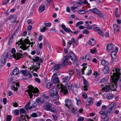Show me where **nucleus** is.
I'll list each match as a JSON object with an SVG mask.
<instances>
[{
  "mask_svg": "<svg viewBox=\"0 0 121 121\" xmlns=\"http://www.w3.org/2000/svg\"><path fill=\"white\" fill-rule=\"evenodd\" d=\"M87 12L86 11L84 10H80L78 11L79 13L80 14H83L86 13Z\"/></svg>",
  "mask_w": 121,
  "mask_h": 121,
  "instance_id": "42",
  "label": "nucleus"
},
{
  "mask_svg": "<svg viewBox=\"0 0 121 121\" xmlns=\"http://www.w3.org/2000/svg\"><path fill=\"white\" fill-rule=\"evenodd\" d=\"M83 23V22L80 21L78 22L75 24V27H78L80 25H82Z\"/></svg>",
  "mask_w": 121,
  "mask_h": 121,
  "instance_id": "38",
  "label": "nucleus"
},
{
  "mask_svg": "<svg viewBox=\"0 0 121 121\" xmlns=\"http://www.w3.org/2000/svg\"><path fill=\"white\" fill-rule=\"evenodd\" d=\"M116 54L117 53H115L114 51H113L112 52L111 56L112 58L114 59L116 58Z\"/></svg>",
  "mask_w": 121,
  "mask_h": 121,
  "instance_id": "30",
  "label": "nucleus"
},
{
  "mask_svg": "<svg viewBox=\"0 0 121 121\" xmlns=\"http://www.w3.org/2000/svg\"><path fill=\"white\" fill-rule=\"evenodd\" d=\"M7 58L8 56L7 55H5L4 54L3 55V57L1 60V63L3 64H5L7 61Z\"/></svg>",
  "mask_w": 121,
  "mask_h": 121,
  "instance_id": "17",
  "label": "nucleus"
},
{
  "mask_svg": "<svg viewBox=\"0 0 121 121\" xmlns=\"http://www.w3.org/2000/svg\"><path fill=\"white\" fill-rule=\"evenodd\" d=\"M30 102H29L26 104L25 106L26 108V109H29L30 110L32 108H34L35 107H36L37 105V103L36 102H35L33 103L32 105H31L30 107H29V106L30 105Z\"/></svg>",
  "mask_w": 121,
  "mask_h": 121,
  "instance_id": "7",
  "label": "nucleus"
},
{
  "mask_svg": "<svg viewBox=\"0 0 121 121\" xmlns=\"http://www.w3.org/2000/svg\"><path fill=\"white\" fill-rule=\"evenodd\" d=\"M71 40L72 42L74 43H76L78 41L77 39L73 38H72L71 39Z\"/></svg>",
  "mask_w": 121,
  "mask_h": 121,
  "instance_id": "46",
  "label": "nucleus"
},
{
  "mask_svg": "<svg viewBox=\"0 0 121 121\" xmlns=\"http://www.w3.org/2000/svg\"><path fill=\"white\" fill-rule=\"evenodd\" d=\"M19 85L17 83L13 82L12 83L11 87V89L12 90L17 91V87L19 86Z\"/></svg>",
  "mask_w": 121,
  "mask_h": 121,
  "instance_id": "8",
  "label": "nucleus"
},
{
  "mask_svg": "<svg viewBox=\"0 0 121 121\" xmlns=\"http://www.w3.org/2000/svg\"><path fill=\"white\" fill-rule=\"evenodd\" d=\"M101 117L104 119V121H108L109 119V117L108 115V114L106 115H105Z\"/></svg>",
  "mask_w": 121,
  "mask_h": 121,
  "instance_id": "33",
  "label": "nucleus"
},
{
  "mask_svg": "<svg viewBox=\"0 0 121 121\" xmlns=\"http://www.w3.org/2000/svg\"><path fill=\"white\" fill-rule=\"evenodd\" d=\"M86 28L88 30H91L92 28V27L89 25H87Z\"/></svg>",
  "mask_w": 121,
  "mask_h": 121,
  "instance_id": "55",
  "label": "nucleus"
},
{
  "mask_svg": "<svg viewBox=\"0 0 121 121\" xmlns=\"http://www.w3.org/2000/svg\"><path fill=\"white\" fill-rule=\"evenodd\" d=\"M35 42L30 43V40L26 39H25L23 41L22 39H21L20 41H18L16 43V44H17L18 45L21 44L22 46L20 49L24 50H25L28 48L30 47V45L31 44L33 45L35 44Z\"/></svg>",
  "mask_w": 121,
  "mask_h": 121,
  "instance_id": "2",
  "label": "nucleus"
},
{
  "mask_svg": "<svg viewBox=\"0 0 121 121\" xmlns=\"http://www.w3.org/2000/svg\"><path fill=\"white\" fill-rule=\"evenodd\" d=\"M59 88L61 89V92L64 94H66L68 93L67 89L70 90L71 88V85L69 82L67 83L64 86L62 84L59 85L58 86Z\"/></svg>",
  "mask_w": 121,
  "mask_h": 121,
  "instance_id": "4",
  "label": "nucleus"
},
{
  "mask_svg": "<svg viewBox=\"0 0 121 121\" xmlns=\"http://www.w3.org/2000/svg\"><path fill=\"white\" fill-rule=\"evenodd\" d=\"M9 1L10 0H5V1L3 3V5H6Z\"/></svg>",
  "mask_w": 121,
  "mask_h": 121,
  "instance_id": "59",
  "label": "nucleus"
},
{
  "mask_svg": "<svg viewBox=\"0 0 121 121\" xmlns=\"http://www.w3.org/2000/svg\"><path fill=\"white\" fill-rule=\"evenodd\" d=\"M90 11L93 13L97 14L99 11L96 8H94L90 10Z\"/></svg>",
  "mask_w": 121,
  "mask_h": 121,
  "instance_id": "25",
  "label": "nucleus"
},
{
  "mask_svg": "<svg viewBox=\"0 0 121 121\" xmlns=\"http://www.w3.org/2000/svg\"><path fill=\"white\" fill-rule=\"evenodd\" d=\"M77 8V6H75V5H74L73 6L71 7L70 8L71 10H73L76 9Z\"/></svg>",
  "mask_w": 121,
  "mask_h": 121,
  "instance_id": "58",
  "label": "nucleus"
},
{
  "mask_svg": "<svg viewBox=\"0 0 121 121\" xmlns=\"http://www.w3.org/2000/svg\"><path fill=\"white\" fill-rule=\"evenodd\" d=\"M19 73L18 69H15L13 71V73L14 75H18Z\"/></svg>",
  "mask_w": 121,
  "mask_h": 121,
  "instance_id": "27",
  "label": "nucleus"
},
{
  "mask_svg": "<svg viewBox=\"0 0 121 121\" xmlns=\"http://www.w3.org/2000/svg\"><path fill=\"white\" fill-rule=\"evenodd\" d=\"M56 74L54 73L52 76V79L53 82L56 84L59 82V78L57 77H54V76Z\"/></svg>",
  "mask_w": 121,
  "mask_h": 121,
  "instance_id": "14",
  "label": "nucleus"
},
{
  "mask_svg": "<svg viewBox=\"0 0 121 121\" xmlns=\"http://www.w3.org/2000/svg\"><path fill=\"white\" fill-rule=\"evenodd\" d=\"M53 84L52 82H48L47 85V87L48 88H50L52 86Z\"/></svg>",
  "mask_w": 121,
  "mask_h": 121,
  "instance_id": "36",
  "label": "nucleus"
},
{
  "mask_svg": "<svg viewBox=\"0 0 121 121\" xmlns=\"http://www.w3.org/2000/svg\"><path fill=\"white\" fill-rule=\"evenodd\" d=\"M13 35H12L11 36L9 40V42L8 43L9 45H11L12 44V40L13 39Z\"/></svg>",
  "mask_w": 121,
  "mask_h": 121,
  "instance_id": "35",
  "label": "nucleus"
},
{
  "mask_svg": "<svg viewBox=\"0 0 121 121\" xmlns=\"http://www.w3.org/2000/svg\"><path fill=\"white\" fill-rule=\"evenodd\" d=\"M58 90L55 87H53L50 91V94L51 96H53L57 93Z\"/></svg>",
  "mask_w": 121,
  "mask_h": 121,
  "instance_id": "9",
  "label": "nucleus"
},
{
  "mask_svg": "<svg viewBox=\"0 0 121 121\" xmlns=\"http://www.w3.org/2000/svg\"><path fill=\"white\" fill-rule=\"evenodd\" d=\"M43 43H40L39 44V48L41 49L42 48Z\"/></svg>",
  "mask_w": 121,
  "mask_h": 121,
  "instance_id": "63",
  "label": "nucleus"
},
{
  "mask_svg": "<svg viewBox=\"0 0 121 121\" xmlns=\"http://www.w3.org/2000/svg\"><path fill=\"white\" fill-rule=\"evenodd\" d=\"M21 72L24 75L26 74V72L25 70H21Z\"/></svg>",
  "mask_w": 121,
  "mask_h": 121,
  "instance_id": "61",
  "label": "nucleus"
},
{
  "mask_svg": "<svg viewBox=\"0 0 121 121\" xmlns=\"http://www.w3.org/2000/svg\"><path fill=\"white\" fill-rule=\"evenodd\" d=\"M60 65H56L53 68L54 70H56L59 69L60 68Z\"/></svg>",
  "mask_w": 121,
  "mask_h": 121,
  "instance_id": "40",
  "label": "nucleus"
},
{
  "mask_svg": "<svg viewBox=\"0 0 121 121\" xmlns=\"http://www.w3.org/2000/svg\"><path fill=\"white\" fill-rule=\"evenodd\" d=\"M114 46L112 44H110L106 46L107 49L106 50V51L108 52H109V50L113 49L114 48Z\"/></svg>",
  "mask_w": 121,
  "mask_h": 121,
  "instance_id": "18",
  "label": "nucleus"
},
{
  "mask_svg": "<svg viewBox=\"0 0 121 121\" xmlns=\"http://www.w3.org/2000/svg\"><path fill=\"white\" fill-rule=\"evenodd\" d=\"M13 57L17 60H18L23 57V55L19 53H17L15 54H12Z\"/></svg>",
  "mask_w": 121,
  "mask_h": 121,
  "instance_id": "13",
  "label": "nucleus"
},
{
  "mask_svg": "<svg viewBox=\"0 0 121 121\" xmlns=\"http://www.w3.org/2000/svg\"><path fill=\"white\" fill-rule=\"evenodd\" d=\"M115 14L116 16L117 17H120V16L119 15V12L118 9L117 8H116Z\"/></svg>",
  "mask_w": 121,
  "mask_h": 121,
  "instance_id": "32",
  "label": "nucleus"
},
{
  "mask_svg": "<svg viewBox=\"0 0 121 121\" xmlns=\"http://www.w3.org/2000/svg\"><path fill=\"white\" fill-rule=\"evenodd\" d=\"M64 30L66 32H70L71 33H73V32L71 31L70 29H68L67 28L65 27L63 28Z\"/></svg>",
  "mask_w": 121,
  "mask_h": 121,
  "instance_id": "44",
  "label": "nucleus"
},
{
  "mask_svg": "<svg viewBox=\"0 0 121 121\" xmlns=\"http://www.w3.org/2000/svg\"><path fill=\"white\" fill-rule=\"evenodd\" d=\"M106 97L108 99H111L113 98V96L111 94H108L106 95Z\"/></svg>",
  "mask_w": 121,
  "mask_h": 121,
  "instance_id": "24",
  "label": "nucleus"
},
{
  "mask_svg": "<svg viewBox=\"0 0 121 121\" xmlns=\"http://www.w3.org/2000/svg\"><path fill=\"white\" fill-rule=\"evenodd\" d=\"M108 80V77L106 76L102 79L101 81L102 82H106Z\"/></svg>",
  "mask_w": 121,
  "mask_h": 121,
  "instance_id": "37",
  "label": "nucleus"
},
{
  "mask_svg": "<svg viewBox=\"0 0 121 121\" xmlns=\"http://www.w3.org/2000/svg\"><path fill=\"white\" fill-rule=\"evenodd\" d=\"M29 89L28 90H26V91L28 92V94L30 96V98L31 99L33 96L32 93L35 96H38V93L39 92V89L36 87L34 88L32 86H28Z\"/></svg>",
  "mask_w": 121,
  "mask_h": 121,
  "instance_id": "3",
  "label": "nucleus"
},
{
  "mask_svg": "<svg viewBox=\"0 0 121 121\" xmlns=\"http://www.w3.org/2000/svg\"><path fill=\"white\" fill-rule=\"evenodd\" d=\"M102 110L100 111L99 112V113L101 115V117H103V116H104L105 115H106L107 114H108L107 113L105 112L104 111H103Z\"/></svg>",
  "mask_w": 121,
  "mask_h": 121,
  "instance_id": "29",
  "label": "nucleus"
},
{
  "mask_svg": "<svg viewBox=\"0 0 121 121\" xmlns=\"http://www.w3.org/2000/svg\"><path fill=\"white\" fill-rule=\"evenodd\" d=\"M77 109L74 108H73L71 110V111L73 113L75 114Z\"/></svg>",
  "mask_w": 121,
  "mask_h": 121,
  "instance_id": "54",
  "label": "nucleus"
},
{
  "mask_svg": "<svg viewBox=\"0 0 121 121\" xmlns=\"http://www.w3.org/2000/svg\"><path fill=\"white\" fill-rule=\"evenodd\" d=\"M65 105L66 107L69 109H70V107L72 105V102L71 101L68 99H67L65 101Z\"/></svg>",
  "mask_w": 121,
  "mask_h": 121,
  "instance_id": "16",
  "label": "nucleus"
},
{
  "mask_svg": "<svg viewBox=\"0 0 121 121\" xmlns=\"http://www.w3.org/2000/svg\"><path fill=\"white\" fill-rule=\"evenodd\" d=\"M69 56L71 60L75 62L77 61V59L75 55L72 52H70L69 53Z\"/></svg>",
  "mask_w": 121,
  "mask_h": 121,
  "instance_id": "10",
  "label": "nucleus"
},
{
  "mask_svg": "<svg viewBox=\"0 0 121 121\" xmlns=\"http://www.w3.org/2000/svg\"><path fill=\"white\" fill-rule=\"evenodd\" d=\"M19 111L18 109H16L14 111V113L15 115H18L19 114Z\"/></svg>",
  "mask_w": 121,
  "mask_h": 121,
  "instance_id": "52",
  "label": "nucleus"
},
{
  "mask_svg": "<svg viewBox=\"0 0 121 121\" xmlns=\"http://www.w3.org/2000/svg\"><path fill=\"white\" fill-rule=\"evenodd\" d=\"M82 96L83 98L86 99L87 97V96L86 93H84L82 94Z\"/></svg>",
  "mask_w": 121,
  "mask_h": 121,
  "instance_id": "51",
  "label": "nucleus"
},
{
  "mask_svg": "<svg viewBox=\"0 0 121 121\" xmlns=\"http://www.w3.org/2000/svg\"><path fill=\"white\" fill-rule=\"evenodd\" d=\"M98 13L97 14L99 17H102L103 16V15L101 13V12L100 11H99Z\"/></svg>",
  "mask_w": 121,
  "mask_h": 121,
  "instance_id": "43",
  "label": "nucleus"
},
{
  "mask_svg": "<svg viewBox=\"0 0 121 121\" xmlns=\"http://www.w3.org/2000/svg\"><path fill=\"white\" fill-rule=\"evenodd\" d=\"M53 96V98L54 100L58 99L59 98V95L57 94V93L56 94L55 96Z\"/></svg>",
  "mask_w": 121,
  "mask_h": 121,
  "instance_id": "41",
  "label": "nucleus"
},
{
  "mask_svg": "<svg viewBox=\"0 0 121 121\" xmlns=\"http://www.w3.org/2000/svg\"><path fill=\"white\" fill-rule=\"evenodd\" d=\"M52 104L49 102H47L43 106V109L47 111H50L52 112H56V111L54 108H52Z\"/></svg>",
  "mask_w": 121,
  "mask_h": 121,
  "instance_id": "5",
  "label": "nucleus"
},
{
  "mask_svg": "<svg viewBox=\"0 0 121 121\" xmlns=\"http://www.w3.org/2000/svg\"><path fill=\"white\" fill-rule=\"evenodd\" d=\"M100 29H101V27H96L93 28V30L94 31H97L98 32V31H100Z\"/></svg>",
  "mask_w": 121,
  "mask_h": 121,
  "instance_id": "39",
  "label": "nucleus"
},
{
  "mask_svg": "<svg viewBox=\"0 0 121 121\" xmlns=\"http://www.w3.org/2000/svg\"><path fill=\"white\" fill-rule=\"evenodd\" d=\"M94 102V101L93 100L92 97H89L88 98L86 101V105L87 106L91 105Z\"/></svg>",
  "mask_w": 121,
  "mask_h": 121,
  "instance_id": "12",
  "label": "nucleus"
},
{
  "mask_svg": "<svg viewBox=\"0 0 121 121\" xmlns=\"http://www.w3.org/2000/svg\"><path fill=\"white\" fill-rule=\"evenodd\" d=\"M70 78L68 76H65L64 77L63 79V82H68Z\"/></svg>",
  "mask_w": 121,
  "mask_h": 121,
  "instance_id": "28",
  "label": "nucleus"
},
{
  "mask_svg": "<svg viewBox=\"0 0 121 121\" xmlns=\"http://www.w3.org/2000/svg\"><path fill=\"white\" fill-rule=\"evenodd\" d=\"M45 8L43 5H41L40 6L39 9V11L41 13L43 12L45 10Z\"/></svg>",
  "mask_w": 121,
  "mask_h": 121,
  "instance_id": "22",
  "label": "nucleus"
},
{
  "mask_svg": "<svg viewBox=\"0 0 121 121\" xmlns=\"http://www.w3.org/2000/svg\"><path fill=\"white\" fill-rule=\"evenodd\" d=\"M47 29V28L45 27H41L40 28V32H44Z\"/></svg>",
  "mask_w": 121,
  "mask_h": 121,
  "instance_id": "45",
  "label": "nucleus"
},
{
  "mask_svg": "<svg viewBox=\"0 0 121 121\" xmlns=\"http://www.w3.org/2000/svg\"><path fill=\"white\" fill-rule=\"evenodd\" d=\"M101 63L103 66L107 65L108 64V62L104 60H102L101 62Z\"/></svg>",
  "mask_w": 121,
  "mask_h": 121,
  "instance_id": "26",
  "label": "nucleus"
},
{
  "mask_svg": "<svg viewBox=\"0 0 121 121\" xmlns=\"http://www.w3.org/2000/svg\"><path fill=\"white\" fill-rule=\"evenodd\" d=\"M35 101L38 105H41L45 101V100H41L40 98H38L35 100Z\"/></svg>",
  "mask_w": 121,
  "mask_h": 121,
  "instance_id": "20",
  "label": "nucleus"
},
{
  "mask_svg": "<svg viewBox=\"0 0 121 121\" xmlns=\"http://www.w3.org/2000/svg\"><path fill=\"white\" fill-rule=\"evenodd\" d=\"M11 119V117L10 115H8L7 116L6 121H10Z\"/></svg>",
  "mask_w": 121,
  "mask_h": 121,
  "instance_id": "49",
  "label": "nucleus"
},
{
  "mask_svg": "<svg viewBox=\"0 0 121 121\" xmlns=\"http://www.w3.org/2000/svg\"><path fill=\"white\" fill-rule=\"evenodd\" d=\"M32 117H37L36 113H34L32 114L31 115Z\"/></svg>",
  "mask_w": 121,
  "mask_h": 121,
  "instance_id": "56",
  "label": "nucleus"
},
{
  "mask_svg": "<svg viewBox=\"0 0 121 121\" xmlns=\"http://www.w3.org/2000/svg\"><path fill=\"white\" fill-rule=\"evenodd\" d=\"M101 29H100V30H99V31L98 32V33L100 35H102V36H104V34H103V31H102Z\"/></svg>",
  "mask_w": 121,
  "mask_h": 121,
  "instance_id": "48",
  "label": "nucleus"
},
{
  "mask_svg": "<svg viewBox=\"0 0 121 121\" xmlns=\"http://www.w3.org/2000/svg\"><path fill=\"white\" fill-rule=\"evenodd\" d=\"M83 81L84 85L83 89L84 91H86L87 90V88L88 86V84L87 81L86 80L84 79Z\"/></svg>",
  "mask_w": 121,
  "mask_h": 121,
  "instance_id": "15",
  "label": "nucleus"
},
{
  "mask_svg": "<svg viewBox=\"0 0 121 121\" xmlns=\"http://www.w3.org/2000/svg\"><path fill=\"white\" fill-rule=\"evenodd\" d=\"M113 28L114 31L118 32L119 31L120 27L117 24H114L113 25Z\"/></svg>",
  "mask_w": 121,
  "mask_h": 121,
  "instance_id": "23",
  "label": "nucleus"
},
{
  "mask_svg": "<svg viewBox=\"0 0 121 121\" xmlns=\"http://www.w3.org/2000/svg\"><path fill=\"white\" fill-rule=\"evenodd\" d=\"M88 44L90 45H93L96 43L95 40L93 39H92L89 40L87 42Z\"/></svg>",
  "mask_w": 121,
  "mask_h": 121,
  "instance_id": "21",
  "label": "nucleus"
},
{
  "mask_svg": "<svg viewBox=\"0 0 121 121\" xmlns=\"http://www.w3.org/2000/svg\"><path fill=\"white\" fill-rule=\"evenodd\" d=\"M84 119V118L82 117H79L78 119V121H82Z\"/></svg>",
  "mask_w": 121,
  "mask_h": 121,
  "instance_id": "64",
  "label": "nucleus"
},
{
  "mask_svg": "<svg viewBox=\"0 0 121 121\" xmlns=\"http://www.w3.org/2000/svg\"><path fill=\"white\" fill-rule=\"evenodd\" d=\"M51 25V24L50 23H48L45 24V26L46 27H50Z\"/></svg>",
  "mask_w": 121,
  "mask_h": 121,
  "instance_id": "62",
  "label": "nucleus"
},
{
  "mask_svg": "<svg viewBox=\"0 0 121 121\" xmlns=\"http://www.w3.org/2000/svg\"><path fill=\"white\" fill-rule=\"evenodd\" d=\"M69 58L68 56H66L63 58L62 61V65L63 66L67 65H70L71 64V62L69 60Z\"/></svg>",
  "mask_w": 121,
  "mask_h": 121,
  "instance_id": "6",
  "label": "nucleus"
},
{
  "mask_svg": "<svg viewBox=\"0 0 121 121\" xmlns=\"http://www.w3.org/2000/svg\"><path fill=\"white\" fill-rule=\"evenodd\" d=\"M27 23L28 24H33L34 23V22L32 20L30 19L28 20L27 21Z\"/></svg>",
  "mask_w": 121,
  "mask_h": 121,
  "instance_id": "47",
  "label": "nucleus"
},
{
  "mask_svg": "<svg viewBox=\"0 0 121 121\" xmlns=\"http://www.w3.org/2000/svg\"><path fill=\"white\" fill-rule=\"evenodd\" d=\"M109 67L108 66H105L104 68L102 69L103 71L105 74L108 73L109 72Z\"/></svg>",
  "mask_w": 121,
  "mask_h": 121,
  "instance_id": "19",
  "label": "nucleus"
},
{
  "mask_svg": "<svg viewBox=\"0 0 121 121\" xmlns=\"http://www.w3.org/2000/svg\"><path fill=\"white\" fill-rule=\"evenodd\" d=\"M75 99L77 101L76 104L78 105H79L80 103V98L77 97L75 98Z\"/></svg>",
  "mask_w": 121,
  "mask_h": 121,
  "instance_id": "34",
  "label": "nucleus"
},
{
  "mask_svg": "<svg viewBox=\"0 0 121 121\" xmlns=\"http://www.w3.org/2000/svg\"><path fill=\"white\" fill-rule=\"evenodd\" d=\"M82 33L83 34H87L89 33V32L87 30L84 29L83 30Z\"/></svg>",
  "mask_w": 121,
  "mask_h": 121,
  "instance_id": "50",
  "label": "nucleus"
},
{
  "mask_svg": "<svg viewBox=\"0 0 121 121\" xmlns=\"http://www.w3.org/2000/svg\"><path fill=\"white\" fill-rule=\"evenodd\" d=\"M114 102H112L111 104L108 106L107 110V113H109L111 112L114 106Z\"/></svg>",
  "mask_w": 121,
  "mask_h": 121,
  "instance_id": "11",
  "label": "nucleus"
},
{
  "mask_svg": "<svg viewBox=\"0 0 121 121\" xmlns=\"http://www.w3.org/2000/svg\"><path fill=\"white\" fill-rule=\"evenodd\" d=\"M16 52V50L14 48H12L11 51V52L12 54H15Z\"/></svg>",
  "mask_w": 121,
  "mask_h": 121,
  "instance_id": "53",
  "label": "nucleus"
},
{
  "mask_svg": "<svg viewBox=\"0 0 121 121\" xmlns=\"http://www.w3.org/2000/svg\"><path fill=\"white\" fill-rule=\"evenodd\" d=\"M91 58V56L90 55H87L85 56V59L86 60L89 61Z\"/></svg>",
  "mask_w": 121,
  "mask_h": 121,
  "instance_id": "31",
  "label": "nucleus"
},
{
  "mask_svg": "<svg viewBox=\"0 0 121 121\" xmlns=\"http://www.w3.org/2000/svg\"><path fill=\"white\" fill-rule=\"evenodd\" d=\"M35 80L36 82H38L39 83H40V79L38 78H35Z\"/></svg>",
  "mask_w": 121,
  "mask_h": 121,
  "instance_id": "57",
  "label": "nucleus"
},
{
  "mask_svg": "<svg viewBox=\"0 0 121 121\" xmlns=\"http://www.w3.org/2000/svg\"><path fill=\"white\" fill-rule=\"evenodd\" d=\"M3 101L4 104H6L7 103V98H3Z\"/></svg>",
  "mask_w": 121,
  "mask_h": 121,
  "instance_id": "60",
  "label": "nucleus"
},
{
  "mask_svg": "<svg viewBox=\"0 0 121 121\" xmlns=\"http://www.w3.org/2000/svg\"><path fill=\"white\" fill-rule=\"evenodd\" d=\"M120 69L119 68L114 69L113 71L115 72L112 73L110 74L111 79V84H108L103 88V90L104 91H108L110 89L113 91H116L117 83L118 79L120 78L121 75L120 70Z\"/></svg>",
  "mask_w": 121,
  "mask_h": 121,
  "instance_id": "1",
  "label": "nucleus"
}]
</instances>
